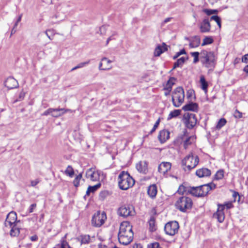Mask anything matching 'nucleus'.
<instances>
[{"instance_id":"5fc2aeb1","label":"nucleus","mask_w":248,"mask_h":248,"mask_svg":"<svg viewBox=\"0 0 248 248\" xmlns=\"http://www.w3.org/2000/svg\"><path fill=\"white\" fill-rule=\"evenodd\" d=\"M40 182V180L39 179H36L34 180H31V186L34 187L36 186Z\"/></svg>"},{"instance_id":"864d4df0","label":"nucleus","mask_w":248,"mask_h":248,"mask_svg":"<svg viewBox=\"0 0 248 248\" xmlns=\"http://www.w3.org/2000/svg\"><path fill=\"white\" fill-rule=\"evenodd\" d=\"M221 205L224 206V208L226 207L228 209L233 207V205L231 202L225 203L224 204H221Z\"/></svg>"},{"instance_id":"f257e3e1","label":"nucleus","mask_w":248,"mask_h":248,"mask_svg":"<svg viewBox=\"0 0 248 248\" xmlns=\"http://www.w3.org/2000/svg\"><path fill=\"white\" fill-rule=\"evenodd\" d=\"M133 232L132 227L128 221H124L120 224L118 234V240L124 245H128L133 240Z\"/></svg>"},{"instance_id":"bb28decb","label":"nucleus","mask_w":248,"mask_h":248,"mask_svg":"<svg viewBox=\"0 0 248 248\" xmlns=\"http://www.w3.org/2000/svg\"><path fill=\"white\" fill-rule=\"evenodd\" d=\"M196 137L194 136H191L186 138L184 141V146L185 149H187L189 145L195 142Z\"/></svg>"},{"instance_id":"f03ea898","label":"nucleus","mask_w":248,"mask_h":248,"mask_svg":"<svg viewBox=\"0 0 248 248\" xmlns=\"http://www.w3.org/2000/svg\"><path fill=\"white\" fill-rule=\"evenodd\" d=\"M217 56L214 52L202 50L200 53V60L202 64L210 70L213 69L216 64Z\"/></svg>"},{"instance_id":"7c9ffc66","label":"nucleus","mask_w":248,"mask_h":248,"mask_svg":"<svg viewBox=\"0 0 248 248\" xmlns=\"http://www.w3.org/2000/svg\"><path fill=\"white\" fill-rule=\"evenodd\" d=\"M64 110V108H50L45 111L44 112V113L42 114V115L44 116H47L48 115H52V112H58L60 111H63Z\"/></svg>"},{"instance_id":"5701e85b","label":"nucleus","mask_w":248,"mask_h":248,"mask_svg":"<svg viewBox=\"0 0 248 248\" xmlns=\"http://www.w3.org/2000/svg\"><path fill=\"white\" fill-rule=\"evenodd\" d=\"M8 228H11L10 235L12 237H17L20 233V228L17 224L12 225L11 227H8Z\"/></svg>"},{"instance_id":"a878e982","label":"nucleus","mask_w":248,"mask_h":248,"mask_svg":"<svg viewBox=\"0 0 248 248\" xmlns=\"http://www.w3.org/2000/svg\"><path fill=\"white\" fill-rule=\"evenodd\" d=\"M201 39L199 36H194L189 43V46L191 48L197 47L199 46Z\"/></svg>"},{"instance_id":"4468645a","label":"nucleus","mask_w":248,"mask_h":248,"mask_svg":"<svg viewBox=\"0 0 248 248\" xmlns=\"http://www.w3.org/2000/svg\"><path fill=\"white\" fill-rule=\"evenodd\" d=\"M111 61L106 57H104L101 59L99 63V69L100 70H107L111 69Z\"/></svg>"},{"instance_id":"393cba45","label":"nucleus","mask_w":248,"mask_h":248,"mask_svg":"<svg viewBox=\"0 0 248 248\" xmlns=\"http://www.w3.org/2000/svg\"><path fill=\"white\" fill-rule=\"evenodd\" d=\"M157 191V187L156 185H152L148 187L147 193L150 197L154 199L156 195Z\"/></svg>"},{"instance_id":"cd10ccee","label":"nucleus","mask_w":248,"mask_h":248,"mask_svg":"<svg viewBox=\"0 0 248 248\" xmlns=\"http://www.w3.org/2000/svg\"><path fill=\"white\" fill-rule=\"evenodd\" d=\"M175 80V78H170L169 79V80L167 81L166 85L164 88V90L168 91H171L172 87L174 84Z\"/></svg>"},{"instance_id":"6ab92c4d","label":"nucleus","mask_w":248,"mask_h":248,"mask_svg":"<svg viewBox=\"0 0 248 248\" xmlns=\"http://www.w3.org/2000/svg\"><path fill=\"white\" fill-rule=\"evenodd\" d=\"M211 25L208 18H205L202 21L200 26V30L202 32H207L210 31Z\"/></svg>"},{"instance_id":"c03bdc74","label":"nucleus","mask_w":248,"mask_h":248,"mask_svg":"<svg viewBox=\"0 0 248 248\" xmlns=\"http://www.w3.org/2000/svg\"><path fill=\"white\" fill-rule=\"evenodd\" d=\"M204 12L208 16L211 15L212 14H217L218 11L217 10H212V9H204Z\"/></svg>"},{"instance_id":"dca6fc26","label":"nucleus","mask_w":248,"mask_h":248,"mask_svg":"<svg viewBox=\"0 0 248 248\" xmlns=\"http://www.w3.org/2000/svg\"><path fill=\"white\" fill-rule=\"evenodd\" d=\"M4 84L8 89L16 88L18 86L17 81L13 77L8 78L5 80Z\"/></svg>"},{"instance_id":"a19ab883","label":"nucleus","mask_w":248,"mask_h":248,"mask_svg":"<svg viewBox=\"0 0 248 248\" xmlns=\"http://www.w3.org/2000/svg\"><path fill=\"white\" fill-rule=\"evenodd\" d=\"M210 20H214V21H215L217 22L218 27L219 28H221V19H220V18L218 16H212L210 17Z\"/></svg>"},{"instance_id":"c756f323","label":"nucleus","mask_w":248,"mask_h":248,"mask_svg":"<svg viewBox=\"0 0 248 248\" xmlns=\"http://www.w3.org/2000/svg\"><path fill=\"white\" fill-rule=\"evenodd\" d=\"M186 60V58L185 57H182L180 58V59H178L177 62H176L174 63L173 67L172 70L175 69L177 67H181Z\"/></svg>"},{"instance_id":"423d86ee","label":"nucleus","mask_w":248,"mask_h":248,"mask_svg":"<svg viewBox=\"0 0 248 248\" xmlns=\"http://www.w3.org/2000/svg\"><path fill=\"white\" fill-rule=\"evenodd\" d=\"M185 93L181 87L176 88L172 92V101L175 107H180L184 102Z\"/></svg>"},{"instance_id":"9d476101","label":"nucleus","mask_w":248,"mask_h":248,"mask_svg":"<svg viewBox=\"0 0 248 248\" xmlns=\"http://www.w3.org/2000/svg\"><path fill=\"white\" fill-rule=\"evenodd\" d=\"M106 219L107 216L104 212H98L93 216L92 223L93 226L99 227L104 224Z\"/></svg>"},{"instance_id":"49530a36","label":"nucleus","mask_w":248,"mask_h":248,"mask_svg":"<svg viewBox=\"0 0 248 248\" xmlns=\"http://www.w3.org/2000/svg\"><path fill=\"white\" fill-rule=\"evenodd\" d=\"M186 188L183 185H181L177 190V193L180 194H184V192L187 190Z\"/></svg>"},{"instance_id":"39448f33","label":"nucleus","mask_w":248,"mask_h":248,"mask_svg":"<svg viewBox=\"0 0 248 248\" xmlns=\"http://www.w3.org/2000/svg\"><path fill=\"white\" fill-rule=\"evenodd\" d=\"M193 202L191 198L182 196L179 197L175 203L176 208L182 212H186L188 210L191 209Z\"/></svg>"},{"instance_id":"c9c22d12","label":"nucleus","mask_w":248,"mask_h":248,"mask_svg":"<svg viewBox=\"0 0 248 248\" xmlns=\"http://www.w3.org/2000/svg\"><path fill=\"white\" fill-rule=\"evenodd\" d=\"M65 174L70 177H72L74 175V171L71 166H68L64 171Z\"/></svg>"},{"instance_id":"a18cd8bd","label":"nucleus","mask_w":248,"mask_h":248,"mask_svg":"<svg viewBox=\"0 0 248 248\" xmlns=\"http://www.w3.org/2000/svg\"><path fill=\"white\" fill-rule=\"evenodd\" d=\"M147 248H162L158 242H155L148 245Z\"/></svg>"},{"instance_id":"ddd939ff","label":"nucleus","mask_w":248,"mask_h":248,"mask_svg":"<svg viewBox=\"0 0 248 248\" xmlns=\"http://www.w3.org/2000/svg\"><path fill=\"white\" fill-rule=\"evenodd\" d=\"M99 172L95 171L93 168L88 169L86 172V177L93 181H97L99 179Z\"/></svg>"},{"instance_id":"6e6552de","label":"nucleus","mask_w":248,"mask_h":248,"mask_svg":"<svg viewBox=\"0 0 248 248\" xmlns=\"http://www.w3.org/2000/svg\"><path fill=\"white\" fill-rule=\"evenodd\" d=\"M179 228V225L178 222L170 221L166 224L164 230L167 234L173 236L178 232Z\"/></svg>"},{"instance_id":"4c0bfd02","label":"nucleus","mask_w":248,"mask_h":248,"mask_svg":"<svg viewBox=\"0 0 248 248\" xmlns=\"http://www.w3.org/2000/svg\"><path fill=\"white\" fill-rule=\"evenodd\" d=\"M227 121L224 118H221L218 121L217 124L216 125V128L217 129H220L225 124H226Z\"/></svg>"},{"instance_id":"20e7f679","label":"nucleus","mask_w":248,"mask_h":248,"mask_svg":"<svg viewBox=\"0 0 248 248\" xmlns=\"http://www.w3.org/2000/svg\"><path fill=\"white\" fill-rule=\"evenodd\" d=\"M199 162V158L197 155H193L190 153L186 155L182 161V165L185 171H190L195 168Z\"/></svg>"},{"instance_id":"09e8293b","label":"nucleus","mask_w":248,"mask_h":248,"mask_svg":"<svg viewBox=\"0 0 248 248\" xmlns=\"http://www.w3.org/2000/svg\"><path fill=\"white\" fill-rule=\"evenodd\" d=\"M205 186H207L209 189H208V193L209 191L213 189H215L216 187V185L214 183H209L208 184L203 185Z\"/></svg>"},{"instance_id":"2eb2a0df","label":"nucleus","mask_w":248,"mask_h":248,"mask_svg":"<svg viewBox=\"0 0 248 248\" xmlns=\"http://www.w3.org/2000/svg\"><path fill=\"white\" fill-rule=\"evenodd\" d=\"M136 169L139 172L143 174H147L148 171V163L146 161H140L136 165Z\"/></svg>"},{"instance_id":"7ed1b4c3","label":"nucleus","mask_w":248,"mask_h":248,"mask_svg":"<svg viewBox=\"0 0 248 248\" xmlns=\"http://www.w3.org/2000/svg\"><path fill=\"white\" fill-rule=\"evenodd\" d=\"M134 184V179L127 172L123 171L119 175L118 185L121 189L127 190L133 186Z\"/></svg>"},{"instance_id":"58836bf2","label":"nucleus","mask_w":248,"mask_h":248,"mask_svg":"<svg viewBox=\"0 0 248 248\" xmlns=\"http://www.w3.org/2000/svg\"><path fill=\"white\" fill-rule=\"evenodd\" d=\"M224 171L222 170H218L215 175V179L218 180L222 179L224 177Z\"/></svg>"},{"instance_id":"c85d7f7f","label":"nucleus","mask_w":248,"mask_h":248,"mask_svg":"<svg viewBox=\"0 0 248 248\" xmlns=\"http://www.w3.org/2000/svg\"><path fill=\"white\" fill-rule=\"evenodd\" d=\"M181 111L180 109H175L171 111L168 116L167 120L169 121L172 118H176L180 115Z\"/></svg>"},{"instance_id":"0eeeda50","label":"nucleus","mask_w":248,"mask_h":248,"mask_svg":"<svg viewBox=\"0 0 248 248\" xmlns=\"http://www.w3.org/2000/svg\"><path fill=\"white\" fill-rule=\"evenodd\" d=\"M207 186L202 185L196 187H189L187 192L195 197H203L208 194Z\"/></svg>"},{"instance_id":"aec40b11","label":"nucleus","mask_w":248,"mask_h":248,"mask_svg":"<svg viewBox=\"0 0 248 248\" xmlns=\"http://www.w3.org/2000/svg\"><path fill=\"white\" fill-rule=\"evenodd\" d=\"M211 170L207 168L198 169L196 171V175L200 178L210 176Z\"/></svg>"},{"instance_id":"3c124183","label":"nucleus","mask_w":248,"mask_h":248,"mask_svg":"<svg viewBox=\"0 0 248 248\" xmlns=\"http://www.w3.org/2000/svg\"><path fill=\"white\" fill-rule=\"evenodd\" d=\"M232 197L233 198V202H234L236 201L237 198H239V199H241V197L239 193L235 191H233Z\"/></svg>"},{"instance_id":"412c9836","label":"nucleus","mask_w":248,"mask_h":248,"mask_svg":"<svg viewBox=\"0 0 248 248\" xmlns=\"http://www.w3.org/2000/svg\"><path fill=\"white\" fill-rule=\"evenodd\" d=\"M167 50V46L165 43H163L161 45H158L154 51V56L155 57L159 56L162 53Z\"/></svg>"},{"instance_id":"0e129e2a","label":"nucleus","mask_w":248,"mask_h":248,"mask_svg":"<svg viewBox=\"0 0 248 248\" xmlns=\"http://www.w3.org/2000/svg\"><path fill=\"white\" fill-rule=\"evenodd\" d=\"M133 248H142V247L140 244H135L133 246Z\"/></svg>"},{"instance_id":"bf43d9fd","label":"nucleus","mask_w":248,"mask_h":248,"mask_svg":"<svg viewBox=\"0 0 248 248\" xmlns=\"http://www.w3.org/2000/svg\"><path fill=\"white\" fill-rule=\"evenodd\" d=\"M242 62L246 63L248 62V54H245L242 57Z\"/></svg>"},{"instance_id":"72a5a7b5","label":"nucleus","mask_w":248,"mask_h":248,"mask_svg":"<svg viewBox=\"0 0 248 248\" xmlns=\"http://www.w3.org/2000/svg\"><path fill=\"white\" fill-rule=\"evenodd\" d=\"M149 224L150 231L154 232L156 230L155 221L154 217H151L149 221Z\"/></svg>"},{"instance_id":"ea45409f","label":"nucleus","mask_w":248,"mask_h":248,"mask_svg":"<svg viewBox=\"0 0 248 248\" xmlns=\"http://www.w3.org/2000/svg\"><path fill=\"white\" fill-rule=\"evenodd\" d=\"M82 177V173L79 174L78 175L76 176L75 179L73 181V184L75 186L78 187L79 185V182L81 179Z\"/></svg>"},{"instance_id":"4be33fe9","label":"nucleus","mask_w":248,"mask_h":248,"mask_svg":"<svg viewBox=\"0 0 248 248\" xmlns=\"http://www.w3.org/2000/svg\"><path fill=\"white\" fill-rule=\"evenodd\" d=\"M158 138L161 143L165 142L170 138L169 131L166 129L160 131Z\"/></svg>"},{"instance_id":"b1692460","label":"nucleus","mask_w":248,"mask_h":248,"mask_svg":"<svg viewBox=\"0 0 248 248\" xmlns=\"http://www.w3.org/2000/svg\"><path fill=\"white\" fill-rule=\"evenodd\" d=\"M182 108L185 111H198V105L196 103H190L184 106Z\"/></svg>"},{"instance_id":"f8f14e48","label":"nucleus","mask_w":248,"mask_h":248,"mask_svg":"<svg viewBox=\"0 0 248 248\" xmlns=\"http://www.w3.org/2000/svg\"><path fill=\"white\" fill-rule=\"evenodd\" d=\"M218 208L217 212L214 214L213 217L217 218L218 221L222 223L224 220L225 215L224 213V206L221 205V204H218Z\"/></svg>"},{"instance_id":"9b49d317","label":"nucleus","mask_w":248,"mask_h":248,"mask_svg":"<svg viewBox=\"0 0 248 248\" xmlns=\"http://www.w3.org/2000/svg\"><path fill=\"white\" fill-rule=\"evenodd\" d=\"M19 220H17V215L15 212H10L7 215L4 222L5 227H11L12 225L18 224Z\"/></svg>"},{"instance_id":"2f4dec72","label":"nucleus","mask_w":248,"mask_h":248,"mask_svg":"<svg viewBox=\"0 0 248 248\" xmlns=\"http://www.w3.org/2000/svg\"><path fill=\"white\" fill-rule=\"evenodd\" d=\"M81 244H87L90 242V237L88 235H81L78 238Z\"/></svg>"},{"instance_id":"603ef678","label":"nucleus","mask_w":248,"mask_h":248,"mask_svg":"<svg viewBox=\"0 0 248 248\" xmlns=\"http://www.w3.org/2000/svg\"><path fill=\"white\" fill-rule=\"evenodd\" d=\"M25 93L24 92H23V91H21L19 95V99L17 100H16L14 102H16L18 101H21L22 100H23L24 98V96H25Z\"/></svg>"},{"instance_id":"79ce46f5","label":"nucleus","mask_w":248,"mask_h":248,"mask_svg":"<svg viewBox=\"0 0 248 248\" xmlns=\"http://www.w3.org/2000/svg\"><path fill=\"white\" fill-rule=\"evenodd\" d=\"M191 55L194 57L193 62L197 63L199 61V55L200 53L198 52H193L190 53Z\"/></svg>"},{"instance_id":"13d9d810","label":"nucleus","mask_w":248,"mask_h":248,"mask_svg":"<svg viewBox=\"0 0 248 248\" xmlns=\"http://www.w3.org/2000/svg\"><path fill=\"white\" fill-rule=\"evenodd\" d=\"M89 62H90V61H87V62H81V63H79L78 65V66L79 68H80L83 67L84 66H85L86 65L88 64L89 63Z\"/></svg>"},{"instance_id":"f3484780","label":"nucleus","mask_w":248,"mask_h":248,"mask_svg":"<svg viewBox=\"0 0 248 248\" xmlns=\"http://www.w3.org/2000/svg\"><path fill=\"white\" fill-rule=\"evenodd\" d=\"M132 208L128 206H122L119 209L118 213L120 216L126 217L132 214Z\"/></svg>"},{"instance_id":"e2e57ef3","label":"nucleus","mask_w":248,"mask_h":248,"mask_svg":"<svg viewBox=\"0 0 248 248\" xmlns=\"http://www.w3.org/2000/svg\"><path fill=\"white\" fill-rule=\"evenodd\" d=\"M68 247H69V246L67 245L66 242H63L62 243L61 248H68Z\"/></svg>"},{"instance_id":"680f3d73","label":"nucleus","mask_w":248,"mask_h":248,"mask_svg":"<svg viewBox=\"0 0 248 248\" xmlns=\"http://www.w3.org/2000/svg\"><path fill=\"white\" fill-rule=\"evenodd\" d=\"M30 239L31 241H36L38 239V237L36 235H34L30 237Z\"/></svg>"},{"instance_id":"052dcab7","label":"nucleus","mask_w":248,"mask_h":248,"mask_svg":"<svg viewBox=\"0 0 248 248\" xmlns=\"http://www.w3.org/2000/svg\"><path fill=\"white\" fill-rule=\"evenodd\" d=\"M48 32H51V33H53V31L52 30H47L46 31H45V34H46V35L47 36V37L50 39V40H52V38L51 37V36L49 35L48 34Z\"/></svg>"},{"instance_id":"338daca9","label":"nucleus","mask_w":248,"mask_h":248,"mask_svg":"<svg viewBox=\"0 0 248 248\" xmlns=\"http://www.w3.org/2000/svg\"><path fill=\"white\" fill-rule=\"evenodd\" d=\"M106 30V27L105 26H102L100 27V32H101V34H103V31H105Z\"/></svg>"},{"instance_id":"de8ad7c7","label":"nucleus","mask_w":248,"mask_h":248,"mask_svg":"<svg viewBox=\"0 0 248 248\" xmlns=\"http://www.w3.org/2000/svg\"><path fill=\"white\" fill-rule=\"evenodd\" d=\"M108 195V192L107 191H101L99 194V198L101 200H103Z\"/></svg>"},{"instance_id":"e433bc0d","label":"nucleus","mask_w":248,"mask_h":248,"mask_svg":"<svg viewBox=\"0 0 248 248\" xmlns=\"http://www.w3.org/2000/svg\"><path fill=\"white\" fill-rule=\"evenodd\" d=\"M213 41L214 40L211 37L206 36L203 39L202 46H204L207 45L211 44L213 42Z\"/></svg>"},{"instance_id":"4d7b16f0","label":"nucleus","mask_w":248,"mask_h":248,"mask_svg":"<svg viewBox=\"0 0 248 248\" xmlns=\"http://www.w3.org/2000/svg\"><path fill=\"white\" fill-rule=\"evenodd\" d=\"M234 116L235 118H240L242 117V114L240 112H239L238 110L236 109L234 112Z\"/></svg>"},{"instance_id":"473e14b6","label":"nucleus","mask_w":248,"mask_h":248,"mask_svg":"<svg viewBox=\"0 0 248 248\" xmlns=\"http://www.w3.org/2000/svg\"><path fill=\"white\" fill-rule=\"evenodd\" d=\"M101 186V184L100 183L97 184L96 185L93 186H89L88 188V189L86 191V194L89 195L91 192H94L97 189H98Z\"/></svg>"},{"instance_id":"8fccbe9b","label":"nucleus","mask_w":248,"mask_h":248,"mask_svg":"<svg viewBox=\"0 0 248 248\" xmlns=\"http://www.w3.org/2000/svg\"><path fill=\"white\" fill-rule=\"evenodd\" d=\"M159 123H160V119L159 118L157 121L156 122H155V124L154 125V127L153 128H152V129L151 130V131H150V133L152 134L155 131V130H156V128L158 127L159 124Z\"/></svg>"},{"instance_id":"774afa93","label":"nucleus","mask_w":248,"mask_h":248,"mask_svg":"<svg viewBox=\"0 0 248 248\" xmlns=\"http://www.w3.org/2000/svg\"><path fill=\"white\" fill-rule=\"evenodd\" d=\"M243 70L245 72L248 74V65H247L244 67Z\"/></svg>"},{"instance_id":"1a4fd4ad","label":"nucleus","mask_w":248,"mask_h":248,"mask_svg":"<svg viewBox=\"0 0 248 248\" xmlns=\"http://www.w3.org/2000/svg\"><path fill=\"white\" fill-rule=\"evenodd\" d=\"M184 121L186 126L189 129L193 128L197 124L195 114L186 112L184 115Z\"/></svg>"},{"instance_id":"6e6d98bb","label":"nucleus","mask_w":248,"mask_h":248,"mask_svg":"<svg viewBox=\"0 0 248 248\" xmlns=\"http://www.w3.org/2000/svg\"><path fill=\"white\" fill-rule=\"evenodd\" d=\"M36 207V203H33V204H31L29 208V213H32Z\"/></svg>"},{"instance_id":"69168bd1","label":"nucleus","mask_w":248,"mask_h":248,"mask_svg":"<svg viewBox=\"0 0 248 248\" xmlns=\"http://www.w3.org/2000/svg\"><path fill=\"white\" fill-rule=\"evenodd\" d=\"M172 18L171 17H168L166 18L163 21V24H164L167 23L168 22H170Z\"/></svg>"},{"instance_id":"f704fd0d","label":"nucleus","mask_w":248,"mask_h":248,"mask_svg":"<svg viewBox=\"0 0 248 248\" xmlns=\"http://www.w3.org/2000/svg\"><path fill=\"white\" fill-rule=\"evenodd\" d=\"M200 83L201 84L202 89L204 91L206 92L208 87V83L206 81L205 79L203 76L201 77Z\"/></svg>"},{"instance_id":"a211bd4d","label":"nucleus","mask_w":248,"mask_h":248,"mask_svg":"<svg viewBox=\"0 0 248 248\" xmlns=\"http://www.w3.org/2000/svg\"><path fill=\"white\" fill-rule=\"evenodd\" d=\"M171 167V164L170 162H162L158 166V170L160 173L165 174L170 170Z\"/></svg>"},{"instance_id":"37998d69","label":"nucleus","mask_w":248,"mask_h":248,"mask_svg":"<svg viewBox=\"0 0 248 248\" xmlns=\"http://www.w3.org/2000/svg\"><path fill=\"white\" fill-rule=\"evenodd\" d=\"M68 111V109H64V110L60 111L58 112H52V116L54 117H58Z\"/></svg>"}]
</instances>
